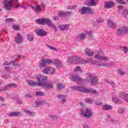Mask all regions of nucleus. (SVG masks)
Masks as SVG:
<instances>
[{
  "label": "nucleus",
  "mask_w": 128,
  "mask_h": 128,
  "mask_svg": "<svg viewBox=\"0 0 128 128\" xmlns=\"http://www.w3.org/2000/svg\"><path fill=\"white\" fill-rule=\"evenodd\" d=\"M28 84L30 86H40L39 84L38 83V81L30 80L28 82Z\"/></svg>",
  "instance_id": "obj_27"
},
{
  "label": "nucleus",
  "mask_w": 128,
  "mask_h": 128,
  "mask_svg": "<svg viewBox=\"0 0 128 128\" xmlns=\"http://www.w3.org/2000/svg\"><path fill=\"white\" fill-rule=\"evenodd\" d=\"M12 28L14 30H20V26L18 25L14 24Z\"/></svg>",
  "instance_id": "obj_42"
},
{
  "label": "nucleus",
  "mask_w": 128,
  "mask_h": 128,
  "mask_svg": "<svg viewBox=\"0 0 128 128\" xmlns=\"http://www.w3.org/2000/svg\"><path fill=\"white\" fill-rule=\"evenodd\" d=\"M74 62L76 64H84V60L78 56H75L74 58Z\"/></svg>",
  "instance_id": "obj_25"
},
{
  "label": "nucleus",
  "mask_w": 128,
  "mask_h": 128,
  "mask_svg": "<svg viewBox=\"0 0 128 128\" xmlns=\"http://www.w3.org/2000/svg\"><path fill=\"white\" fill-rule=\"evenodd\" d=\"M118 10L120 14H122L124 10V7L122 5H118Z\"/></svg>",
  "instance_id": "obj_33"
},
{
  "label": "nucleus",
  "mask_w": 128,
  "mask_h": 128,
  "mask_svg": "<svg viewBox=\"0 0 128 128\" xmlns=\"http://www.w3.org/2000/svg\"><path fill=\"white\" fill-rule=\"evenodd\" d=\"M98 66H106V68H108V66H110V64H104L102 63L101 64H98Z\"/></svg>",
  "instance_id": "obj_51"
},
{
  "label": "nucleus",
  "mask_w": 128,
  "mask_h": 128,
  "mask_svg": "<svg viewBox=\"0 0 128 128\" xmlns=\"http://www.w3.org/2000/svg\"><path fill=\"white\" fill-rule=\"evenodd\" d=\"M46 66V62L44 59L41 60V62L39 64V66L41 68H44Z\"/></svg>",
  "instance_id": "obj_32"
},
{
  "label": "nucleus",
  "mask_w": 128,
  "mask_h": 128,
  "mask_svg": "<svg viewBox=\"0 0 128 128\" xmlns=\"http://www.w3.org/2000/svg\"><path fill=\"white\" fill-rule=\"evenodd\" d=\"M47 48H50V50H54V51H56L58 50L56 49V48H55L54 47H52V46H50V45L49 44H47L46 45Z\"/></svg>",
  "instance_id": "obj_45"
},
{
  "label": "nucleus",
  "mask_w": 128,
  "mask_h": 128,
  "mask_svg": "<svg viewBox=\"0 0 128 128\" xmlns=\"http://www.w3.org/2000/svg\"><path fill=\"white\" fill-rule=\"evenodd\" d=\"M85 54H86V56H94V52H91L90 48H87L85 50Z\"/></svg>",
  "instance_id": "obj_31"
},
{
  "label": "nucleus",
  "mask_w": 128,
  "mask_h": 128,
  "mask_svg": "<svg viewBox=\"0 0 128 128\" xmlns=\"http://www.w3.org/2000/svg\"><path fill=\"white\" fill-rule=\"evenodd\" d=\"M124 108L122 107H120L118 110V113L120 114H124Z\"/></svg>",
  "instance_id": "obj_37"
},
{
  "label": "nucleus",
  "mask_w": 128,
  "mask_h": 128,
  "mask_svg": "<svg viewBox=\"0 0 128 128\" xmlns=\"http://www.w3.org/2000/svg\"><path fill=\"white\" fill-rule=\"evenodd\" d=\"M47 48H50V50H54V51H56L58 50L56 49V48H55L54 47H52V46H50V45L49 44H47L46 45Z\"/></svg>",
  "instance_id": "obj_44"
},
{
  "label": "nucleus",
  "mask_w": 128,
  "mask_h": 128,
  "mask_svg": "<svg viewBox=\"0 0 128 128\" xmlns=\"http://www.w3.org/2000/svg\"><path fill=\"white\" fill-rule=\"evenodd\" d=\"M118 74L120 76H124L126 74V70L120 69L118 70Z\"/></svg>",
  "instance_id": "obj_39"
},
{
  "label": "nucleus",
  "mask_w": 128,
  "mask_h": 128,
  "mask_svg": "<svg viewBox=\"0 0 128 128\" xmlns=\"http://www.w3.org/2000/svg\"><path fill=\"white\" fill-rule=\"evenodd\" d=\"M112 86V88H116V84L114 83V82H110L109 83Z\"/></svg>",
  "instance_id": "obj_53"
},
{
  "label": "nucleus",
  "mask_w": 128,
  "mask_h": 128,
  "mask_svg": "<svg viewBox=\"0 0 128 128\" xmlns=\"http://www.w3.org/2000/svg\"><path fill=\"white\" fill-rule=\"evenodd\" d=\"M57 88L58 90H62L64 88V85L62 83H58L57 84Z\"/></svg>",
  "instance_id": "obj_35"
},
{
  "label": "nucleus",
  "mask_w": 128,
  "mask_h": 128,
  "mask_svg": "<svg viewBox=\"0 0 128 128\" xmlns=\"http://www.w3.org/2000/svg\"><path fill=\"white\" fill-rule=\"evenodd\" d=\"M83 128H88V126L86 124H84L83 125Z\"/></svg>",
  "instance_id": "obj_60"
},
{
  "label": "nucleus",
  "mask_w": 128,
  "mask_h": 128,
  "mask_svg": "<svg viewBox=\"0 0 128 128\" xmlns=\"http://www.w3.org/2000/svg\"><path fill=\"white\" fill-rule=\"evenodd\" d=\"M0 102H4V98L0 97Z\"/></svg>",
  "instance_id": "obj_63"
},
{
  "label": "nucleus",
  "mask_w": 128,
  "mask_h": 128,
  "mask_svg": "<svg viewBox=\"0 0 128 128\" xmlns=\"http://www.w3.org/2000/svg\"><path fill=\"white\" fill-rule=\"evenodd\" d=\"M34 32L37 36H46L47 34L46 32L43 29H36Z\"/></svg>",
  "instance_id": "obj_13"
},
{
  "label": "nucleus",
  "mask_w": 128,
  "mask_h": 128,
  "mask_svg": "<svg viewBox=\"0 0 128 128\" xmlns=\"http://www.w3.org/2000/svg\"><path fill=\"white\" fill-rule=\"evenodd\" d=\"M32 10L36 12L37 14H38L42 12V8H44L46 6L44 3L41 4H38V2H36L35 6H31Z\"/></svg>",
  "instance_id": "obj_4"
},
{
  "label": "nucleus",
  "mask_w": 128,
  "mask_h": 128,
  "mask_svg": "<svg viewBox=\"0 0 128 128\" xmlns=\"http://www.w3.org/2000/svg\"><path fill=\"white\" fill-rule=\"evenodd\" d=\"M92 34V31L86 30L84 32V34H80L78 36V40H84L86 36H90Z\"/></svg>",
  "instance_id": "obj_11"
},
{
  "label": "nucleus",
  "mask_w": 128,
  "mask_h": 128,
  "mask_svg": "<svg viewBox=\"0 0 128 128\" xmlns=\"http://www.w3.org/2000/svg\"><path fill=\"white\" fill-rule=\"evenodd\" d=\"M102 108L104 110H112V106L106 104L102 106Z\"/></svg>",
  "instance_id": "obj_29"
},
{
  "label": "nucleus",
  "mask_w": 128,
  "mask_h": 128,
  "mask_svg": "<svg viewBox=\"0 0 128 128\" xmlns=\"http://www.w3.org/2000/svg\"><path fill=\"white\" fill-rule=\"evenodd\" d=\"M44 74H54L56 72V68L52 67H46L42 70Z\"/></svg>",
  "instance_id": "obj_10"
},
{
  "label": "nucleus",
  "mask_w": 128,
  "mask_h": 128,
  "mask_svg": "<svg viewBox=\"0 0 128 128\" xmlns=\"http://www.w3.org/2000/svg\"><path fill=\"white\" fill-rule=\"evenodd\" d=\"M24 112L28 114V116H32V114H34V112H32L30 110H26V109H24Z\"/></svg>",
  "instance_id": "obj_38"
},
{
  "label": "nucleus",
  "mask_w": 128,
  "mask_h": 128,
  "mask_svg": "<svg viewBox=\"0 0 128 128\" xmlns=\"http://www.w3.org/2000/svg\"><path fill=\"white\" fill-rule=\"evenodd\" d=\"M119 96L121 98L124 100H125L128 104V94L124 92H120L119 93Z\"/></svg>",
  "instance_id": "obj_19"
},
{
  "label": "nucleus",
  "mask_w": 128,
  "mask_h": 128,
  "mask_svg": "<svg viewBox=\"0 0 128 128\" xmlns=\"http://www.w3.org/2000/svg\"><path fill=\"white\" fill-rule=\"evenodd\" d=\"M98 4V0H87L85 2L86 6H94Z\"/></svg>",
  "instance_id": "obj_16"
},
{
  "label": "nucleus",
  "mask_w": 128,
  "mask_h": 128,
  "mask_svg": "<svg viewBox=\"0 0 128 128\" xmlns=\"http://www.w3.org/2000/svg\"><path fill=\"white\" fill-rule=\"evenodd\" d=\"M0 84H2V82H0ZM16 86L14 84H10L5 86L1 87L0 88V92H4L5 90H6L8 88H16Z\"/></svg>",
  "instance_id": "obj_14"
},
{
  "label": "nucleus",
  "mask_w": 128,
  "mask_h": 128,
  "mask_svg": "<svg viewBox=\"0 0 128 128\" xmlns=\"http://www.w3.org/2000/svg\"><path fill=\"white\" fill-rule=\"evenodd\" d=\"M72 14V12H64V11H60L58 12V16L60 18L62 16H70Z\"/></svg>",
  "instance_id": "obj_22"
},
{
  "label": "nucleus",
  "mask_w": 128,
  "mask_h": 128,
  "mask_svg": "<svg viewBox=\"0 0 128 128\" xmlns=\"http://www.w3.org/2000/svg\"><path fill=\"white\" fill-rule=\"evenodd\" d=\"M30 94H26L25 96V98H30Z\"/></svg>",
  "instance_id": "obj_62"
},
{
  "label": "nucleus",
  "mask_w": 128,
  "mask_h": 128,
  "mask_svg": "<svg viewBox=\"0 0 128 128\" xmlns=\"http://www.w3.org/2000/svg\"><path fill=\"white\" fill-rule=\"evenodd\" d=\"M118 34H128V28L124 26L119 28L118 30Z\"/></svg>",
  "instance_id": "obj_20"
},
{
  "label": "nucleus",
  "mask_w": 128,
  "mask_h": 128,
  "mask_svg": "<svg viewBox=\"0 0 128 128\" xmlns=\"http://www.w3.org/2000/svg\"><path fill=\"white\" fill-rule=\"evenodd\" d=\"M72 90H78V92H90L91 94H96V90L92 88H86L84 86H73L71 88Z\"/></svg>",
  "instance_id": "obj_3"
},
{
  "label": "nucleus",
  "mask_w": 128,
  "mask_h": 128,
  "mask_svg": "<svg viewBox=\"0 0 128 128\" xmlns=\"http://www.w3.org/2000/svg\"><path fill=\"white\" fill-rule=\"evenodd\" d=\"M36 24H47L49 28H53L55 32H58V28L56 26V25L54 23L52 22V21L47 18H38L35 20Z\"/></svg>",
  "instance_id": "obj_2"
},
{
  "label": "nucleus",
  "mask_w": 128,
  "mask_h": 128,
  "mask_svg": "<svg viewBox=\"0 0 128 128\" xmlns=\"http://www.w3.org/2000/svg\"><path fill=\"white\" fill-rule=\"evenodd\" d=\"M57 98H58L59 102H60L62 104H64V102H66V100L64 98H66V96L62 94H58Z\"/></svg>",
  "instance_id": "obj_26"
},
{
  "label": "nucleus",
  "mask_w": 128,
  "mask_h": 128,
  "mask_svg": "<svg viewBox=\"0 0 128 128\" xmlns=\"http://www.w3.org/2000/svg\"><path fill=\"white\" fill-rule=\"evenodd\" d=\"M123 50H124V52L125 54H126V52H128V48H127V47H126V46H124V47L123 48Z\"/></svg>",
  "instance_id": "obj_54"
},
{
  "label": "nucleus",
  "mask_w": 128,
  "mask_h": 128,
  "mask_svg": "<svg viewBox=\"0 0 128 128\" xmlns=\"http://www.w3.org/2000/svg\"><path fill=\"white\" fill-rule=\"evenodd\" d=\"M44 104V102H42L40 100H38L35 102V106H40Z\"/></svg>",
  "instance_id": "obj_43"
},
{
  "label": "nucleus",
  "mask_w": 128,
  "mask_h": 128,
  "mask_svg": "<svg viewBox=\"0 0 128 128\" xmlns=\"http://www.w3.org/2000/svg\"><path fill=\"white\" fill-rule=\"evenodd\" d=\"M14 42L16 44H22V36L20 33H18L14 37Z\"/></svg>",
  "instance_id": "obj_15"
},
{
  "label": "nucleus",
  "mask_w": 128,
  "mask_h": 128,
  "mask_svg": "<svg viewBox=\"0 0 128 128\" xmlns=\"http://www.w3.org/2000/svg\"><path fill=\"white\" fill-rule=\"evenodd\" d=\"M59 18H58V16H54V17H53V20H59Z\"/></svg>",
  "instance_id": "obj_55"
},
{
  "label": "nucleus",
  "mask_w": 128,
  "mask_h": 128,
  "mask_svg": "<svg viewBox=\"0 0 128 128\" xmlns=\"http://www.w3.org/2000/svg\"><path fill=\"white\" fill-rule=\"evenodd\" d=\"M128 14V10H126L124 9V10L122 12V16H126Z\"/></svg>",
  "instance_id": "obj_49"
},
{
  "label": "nucleus",
  "mask_w": 128,
  "mask_h": 128,
  "mask_svg": "<svg viewBox=\"0 0 128 128\" xmlns=\"http://www.w3.org/2000/svg\"><path fill=\"white\" fill-rule=\"evenodd\" d=\"M79 12L82 14H94V13L92 9L90 8V7H86L84 6L79 9Z\"/></svg>",
  "instance_id": "obj_7"
},
{
  "label": "nucleus",
  "mask_w": 128,
  "mask_h": 128,
  "mask_svg": "<svg viewBox=\"0 0 128 128\" xmlns=\"http://www.w3.org/2000/svg\"><path fill=\"white\" fill-rule=\"evenodd\" d=\"M5 22L8 23L12 22H14V19L12 18H6Z\"/></svg>",
  "instance_id": "obj_47"
},
{
  "label": "nucleus",
  "mask_w": 128,
  "mask_h": 128,
  "mask_svg": "<svg viewBox=\"0 0 128 128\" xmlns=\"http://www.w3.org/2000/svg\"><path fill=\"white\" fill-rule=\"evenodd\" d=\"M75 72H82L80 68V67L76 66V69L74 70Z\"/></svg>",
  "instance_id": "obj_46"
},
{
  "label": "nucleus",
  "mask_w": 128,
  "mask_h": 128,
  "mask_svg": "<svg viewBox=\"0 0 128 128\" xmlns=\"http://www.w3.org/2000/svg\"><path fill=\"white\" fill-rule=\"evenodd\" d=\"M45 60V62H46V64H56V66L58 68H62V62L60 60H57V59H44Z\"/></svg>",
  "instance_id": "obj_6"
},
{
  "label": "nucleus",
  "mask_w": 128,
  "mask_h": 128,
  "mask_svg": "<svg viewBox=\"0 0 128 128\" xmlns=\"http://www.w3.org/2000/svg\"><path fill=\"white\" fill-rule=\"evenodd\" d=\"M100 52H98V53L94 56L95 58L98 60H104V62H106L108 60V58L106 56H102L100 54Z\"/></svg>",
  "instance_id": "obj_17"
},
{
  "label": "nucleus",
  "mask_w": 128,
  "mask_h": 128,
  "mask_svg": "<svg viewBox=\"0 0 128 128\" xmlns=\"http://www.w3.org/2000/svg\"><path fill=\"white\" fill-rule=\"evenodd\" d=\"M46 94L41 91H38L36 92V96H44Z\"/></svg>",
  "instance_id": "obj_40"
},
{
  "label": "nucleus",
  "mask_w": 128,
  "mask_h": 128,
  "mask_svg": "<svg viewBox=\"0 0 128 128\" xmlns=\"http://www.w3.org/2000/svg\"><path fill=\"white\" fill-rule=\"evenodd\" d=\"M116 2L118 4H126L124 0H116Z\"/></svg>",
  "instance_id": "obj_41"
},
{
  "label": "nucleus",
  "mask_w": 128,
  "mask_h": 128,
  "mask_svg": "<svg viewBox=\"0 0 128 128\" xmlns=\"http://www.w3.org/2000/svg\"><path fill=\"white\" fill-rule=\"evenodd\" d=\"M80 114L84 118H90L92 116V111L90 108H86V110L81 109Z\"/></svg>",
  "instance_id": "obj_8"
},
{
  "label": "nucleus",
  "mask_w": 128,
  "mask_h": 128,
  "mask_svg": "<svg viewBox=\"0 0 128 128\" xmlns=\"http://www.w3.org/2000/svg\"><path fill=\"white\" fill-rule=\"evenodd\" d=\"M27 38L29 42L34 41V36L30 34L27 35Z\"/></svg>",
  "instance_id": "obj_36"
},
{
  "label": "nucleus",
  "mask_w": 128,
  "mask_h": 128,
  "mask_svg": "<svg viewBox=\"0 0 128 128\" xmlns=\"http://www.w3.org/2000/svg\"><path fill=\"white\" fill-rule=\"evenodd\" d=\"M41 86L44 88H54V84L52 82H48L44 81V84L43 85H42Z\"/></svg>",
  "instance_id": "obj_21"
},
{
  "label": "nucleus",
  "mask_w": 128,
  "mask_h": 128,
  "mask_svg": "<svg viewBox=\"0 0 128 128\" xmlns=\"http://www.w3.org/2000/svg\"><path fill=\"white\" fill-rule=\"evenodd\" d=\"M112 102H115L116 104H118L120 102V100L116 98H112Z\"/></svg>",
  "instance_id": "obj_50"
},
{
  "label": "nucleus",
  "mask_w": 128,
  "mask_h": 128,
  "mask_svg": "<svg viewBox=\"0 0 128 128\" xmlns=\"http://www.w3.org/2000/svg\"><path fill=\"white\" fill-rule=\"evenodd\" d=\"M108 26L109 28H116V24L114 23L112 20H108Z\"/></svg>",
  "instance_id": "obj_28"
},
{
  "label": "nucleus",
  "mask_w": 128,
  "mask_h": 128,
  "mask_svg": "<svg viewBox=\"0 0 128 128\" xmlns=\"http://www.w3.org/2000/svg\"><path fill=\"white\" fill-rule=\"evenodd\" d=\"M76 8V6L74 5H70L67 7V10H74Z\"/></svg>",
  "instance_id": "obj_48"
},
{
  "label": "nucleus",
  "mask_w": 128,
  "mask_h": 128,
  "mask_svg": "<svg viewBox=\"0 0 128 128\" xmlns=\"http://www.w3.org/2000/svg\"><path fill=\"white\" fill-rule=\"evenodd\" d=\"M50 118H56V115H51Z\"/></svg>",
  "instance_id": "obj_61"
},
{
  "label": "nucleus",
  "mask_w": 128,
  "mask_h": 128,
  "mask_svg": "<svg viewBox=\"0 0 128 128\" xmlns=\"http://www.w3.org/2000/svg\"><path fill=\"white\" fill-rule=\"evenodd\" d=\"M20 112H12L8 114V116H20Z\"/></svg>",
  "instance_id": "obj_30"
},
{
  "label": "nucleus",
  "mask_w": 128,
  "mask_h": 128,
  "mask_svg": "<svg viewBox=\"0 0 128 128\" xmlns=\"http://www.w3.org/2000/svg\"><path fill=\"white\" fill-rule=\"evenodd\" d=\"M70 28L69 24H60L58 25V28L60 30H62V32H64L68 30V28Z\"/></svg>",
  "instance_id": "obj_18"
},
{
  "label": "nucleus",
  "mask_w": 128,
  "mask_h": 128,
  "mask_svg": "<svg viewBox=\"0 0 128 128\" xmlns=\"http://www.w3.org/2000/svg\"><path fill=\"white\" fill-rule=\"evenodd\" d=\"M103 21H104V20H102V18H100V19L97 20V22H103Z\"/></svg>",
  "instance_id": "obj_59"
},
{
  "label": "nucleus",
  "mask_w": 128,
  "mask_h": 128,
  "mask_svg": "<svg viewBox=\"0 0 128 128\" xmlns=\"http://www.w3.org/2000/svg\"><path fill=\"white\" fill-rule=\"evenodd\" d=\"M78 104L79 106H84V104L82 102H80Z\"/></svg>",
  "instance_id": "obj_56"
},
{
  "label": "nucleus",
  "mask_w": 128,
  "mask_h": 128,
  "mask_svg": "<svg viewBox=\"0 0 128 128\" xmlns=\"http://www.w3.org/2000/svg\"><path fill=\"white\" fill-rule=\"evenodd\" d=\"M10 64H12V66H20V64L16 62V60L12 61L10 62H5L3 64V66H10Z\"/></svg>",
  "instance_id": "obj_24"
},
{
  "label": "nucleus",
  "mask_w": 128,
  "mask_h": 128,
  "mask_svg": "<svg viewBox=\"0 0 128 128\" xmlns=\"http://www.w3.org/2000/svg\"><path fill=\"white\" fill-rule=\"evenodd\" d=\"M5 70H6L8 71V70H9L8 66H6V67H5Z\"/></svg>",
  "instance_id": "obj_64"
},
{
  "label": "nucleus",
  "mask_w": 128,
  "mask_h": 128,
  "mask_svg": "<svg viewBox=\"0 0 128 128\" xmlns=\"http://www.w3.org/2000/svg\"><path fill=\"white\" fill-rule=\"evenodd\" d=\"M2 3L4 6V8L8 11L12 10V8H18L20 7L24 10H28V6H30V4L26 6L20 5L18 0H4Z\"/></svg>",
  "instance_id": "obj_1"
},
{
  "label": "nucleus",
  "mask_w": 128,
  "mask_h": 128,
  "mask_svg": "<svg viewBox=\"0 0 128 128\" xmlns=\"http://www.w3.org/2000/svg\"><path fill=\"white\" fill-rule=\"evenodd\" d=\"M86 80L87 82H90V84L92 86H96V84H98V79L96 76H92V74H88L86 75Z\"/></svg>",
  "instance_id": "obj_5"
},
{
  "label": "nucleus",
  "mask_w": 128,
  "mask_h": 128,
  "mask_svg": "<svg viewBox=\"0 0 128 128\" xmlns=\"http://www.w3.org/2000/svg\"><path fill=\"white\" fill-rule=\"evenodd\" d=\"M86 102H88V104H92V100L89 98H87L85 99Z\"/></svg>",
  "instance_id": "obj_52"
},
{
  "label": "nucleus",
  "mask_w": 128,
  "mask_h": 128,
  "mask_svg": "<svg viewBox=\"0 0 128 128\" xmlns=\"http://www.w3.org/2000/svg\"><path fill=\"white\" fill-rule=\"evenodd\" d=\"M70 79L71 80H73V82H78L79 84H82V82H84V80L80 77H78L76 74H70Z\"/></svg>",
  "instance_id": "obj_12"
},
{
  "label": "nucleus",
  "mask_w": 128,
  "mask_h": 128,
  "mask_svg": "<svg viewBox=\"0 0 128 128\" xmlns=\"http://www.w3.org/2000/svg\"><path fill=\"white\" fill-rule=\"evenodd\" d=\"M36 78L37 80L38 84H39V86H43L44 84V82H46V78L42 74H38L36 75Z\"/></svg>",
  "instance_id": "obj_9"
},
{
  "label": "nucleus",
  "mask_w": 128,
  "mask_h": 128,
  "mask_svg": "<svg viewBox=\"0 0 128 128\" xmlns=\"http://www.w3.org/2000/svg\"><path fill=\"white\" fill-rule=\"evenodd\" d=\"M102 102H96V106H102Z\"/></svg>",
  "instance_id": "obj_57"
},
{
  "label": "nucleus",
  "mask_w": 128,
  "mask_h": 128,
  "mask_svg": "<svg viewBox=\"0 0 128 128\" xmlns=\"http://www.w3.org/2000/svg\"><path fill=\"white\" fill-rule=\"evenodd\" d=\"M2 78H4L5 80H8V78H10V74L3 73L2 74Z\"/></svg>",
  "instance_id": "obj_34"
},
{
  "label": "nucleus",
  "mask_w": 128,
  "mask_h": 128,
  "mask_svg": "<svg viewBox=\"0 0 128 128\" xmlns=\"http://www.w3.org/2000/svg\"><path fill=\"white\" fill-rule=\"evenodd\" d=\"M105 82H107L108 84H110V81L108 79H104V80Z\"/></svg>",
  "instance_id": "obj_58"
},
{
  "label": "nucleus",
  "mask_w": 128,
  "mask_h": 128,
  "mask_svg": "<svg viewBox=\"0 0 128 128\" xmlns=\"http://www.w3.org/2000/svg\"><path fill=\"white\" fill-rule=\"evenodd\" d=\"M114 2L109 1L105 2L104 6L106 8H112L114 6Z\"/></svg>",
  "instance_id": "obj_23"
}]
</instances>
